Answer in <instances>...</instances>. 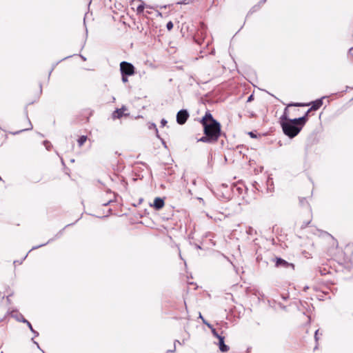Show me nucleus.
<instances>
[{"mask_svg":"<svg viewBox=\"0 0 353 353\" xmlns=\"http://www.w3.org/2000/svg\"><path fill=\"white\" fill-rule=\"evenodd\" d=\"M219 339V346L221 352H225L229 350V347L224 343V337L220 335H217Z\"/></svg>","mask_w":353,"mask_h":353,"instance_id":"nucleus-8","label":"nucleus"},{"mask_svg":"<svg viewBox=\"0 0 353 353\" xmlns=\"http://www.w3.org/2000/svg\"><path fill=\"white\" fill-rule=\"evenodd\" d=\"M312 106L310 108L311 110H317L319 109L323 105V99H317L311 103Z\"/></svg>","mask_w":353,"mask_h":353,"instance_id":"nucleus-9","label":"nucleus"},{"mask_svg":"<svg viewBox=\"0 0 353 353\" xmlns=\"http://www.w3.org/2000/svg\"><path fill=\"white\" fill-rule=\"evenodd\" d=\"M1 180H2V179H1V177L0 176V181H1Z\"/></svg>","mask_w":353,"mask_h":353,"instance_id":"nucleus-26","label":"nucleus"},{"mask_svg":"<svg viewBox=\"0 0 353 353\" xmlns=\"http://www.w3.org/2000/svg\"><path fill=\"white\" fill-rule=\"evenodd\" d=\"M201 123L203 127L205 136L201 137L198 141L208 143H216L221 135L220 123L212 117L209 111L205 112Z\"/></svg>","mask_w":353,"mask_h":353,"instance_id":"nucleus-1","label":"nucleus"},{"mask_svg":"<svg viewBox=\"0 0 353 353\" xmlns=\"http://www.w3.org/2000/svg\"><path fill=\"white\" fill-rule=\"evenodd\" d=\"M166 27H167L168 30H172V28H173V23H172L171 21H170V22H168V23H167Z\"/></svg>","mask_w":353,"mask_h":353,"instance_id":"nucleus-16","label":"nucleus"},{"mask_svg":"<svg viewBox=\"0 0 353 353\" xmlns=\"http://www.w3.org/2000/svg\"><path fill=\"white\" fill-rule=\"evenodd\" d=\"M161 123L163 126H164L167 123V121L165 119H162Z\"/></svg>","mask_w":353,"mask_h":353,"instance_id":"nucleus-20","label":"nucleus"},{"mask_svg":"<svg viewBox=\"0 0 353 353\" xmlns=\"http://www.w3.org/2000/svg\"><path fill=\"white\" fill-rule=\"evenodd\" d=\"M311 221H312V215L310 213H309L308 217L305 220L299 222V226L301 229H304L310 223Z\"/></svg>","mask_w":353,"mask_h":353,"instance_id":"nucleus-10","label":"nucleus"},{"mask_svg":"<svg viewBox=\"0 0 353 353\" xmlns=\"http://www.w3.org/2000/svg\"><path fill=\"white\" fill-rule=\"evenodd\" d=\"M308 119H307L305 117H301L300 118L294 119H292V121L296 122L299 127H301V129L307 122Z\"/></svg>","mask_w":353,"mask_h":353,"instance_id":"nucleus-11","label":"nucleus"},{"mask_svg":"<svg viewBox=\"0 0 353 353\" xmlns=\"http://www.w3.org/2000/svg\"><path fill=\"white\" fill-rule=\"evenodd\" d=\"M21 322H23V323H25L27 324V325L28 326V327L30 328V330L36 335V336H38V332H35L34 330V329L32 328V326L31 325V323L27 321L26 319H23V320H21Z\"/></svg>","mask_w":353,"mask_h":353,"instance_id":"nucleus-13","label":"nucleus"},{"mask_svg":"<svg viewBox=\"0 0 353 353\" xmlns=\"http://www.w3.org/2000/svg\"><path fill=\"white\" fill-rule=\"evenodd\" d=\"M249 134L252 137H255L256 136L253 134V132H250Z\"/></svg>","mask_w":353,"mask_h":353,"instance_id":"nucleus-24","label":"nucleus"},{"mask_svg":"<svg viewBox=\"0 0 353 353\" xmlns=\"http://www.w3.org/2000/svg\"><path fill=\"white\" fill-rule=\"evenodd\" d=\"M111 201H112L111 199H110L108 200H101V203L103 205H108L111 202Z\"/></svg>","mask_w":353,"mask_h":353,"instance_id":"nucleus-15","label":"nucleus"},{"mask_svg":"<svg viewBox=\"0 0 353 353\" xmlns=\"http://www.w3.org/2000/svg\"><path fill=\"white\" fill-rule=\"evenodd\" d=\"M127 76L128 75H122V81H123V82H124V83L128 82V79L127 78Z\"/></svg>","mask_w":353,"mask_h":353,"instance_id":"nucleus-17","label":"nucleus"},{"mask_svg":"<svg viewBox=\"0 0 353 353\" xmlns=\"http://www.w3.org/2000/svg\"><path fill=\"white\" fill-rule=\"evenodd\" d=\"M199 316H200L201 319H203L201 314H200ZM203 321H204V320H203ZM203 322L205 323V321H203Z\"/></svg>","mask_w":353,"mask_h":353,"instance_id":"nucleus-25","label":"nucleus"},{"mask_svg":"<svg viewBox=\"0 0 353 353\" xmlns=\"http://www.w3.org/2000/svg\"><path fill=\"white\" fill-rule=\"evenodd\" d=\"M312 110L310 109H309L306 112L305 114L303 115V117H305L307 119H308V115H309V113L311 112Z\"/></svg>","mask_w":353,"mask_h":353,"instance_id":"nucleus-19","label":"nucleus"},{"mask_svg":"<svg viewBox=\"0 0 353 353\" xmlns=\"http://www.w3.org/2000/svg\"><path fill=\"white\" fill-rule=\"evenodd\" d=\"M23 319H25L23 315L20 314L19 317H17V320L19 321H21V320H23Z\"/></svg>","mask_w":353,"mask_h":353,"instance_id":"nucleus-21","label":"nucleus"},{"mask_svg":"<svg viewBox=\"0 0 353 353\" xmlns=\"http://www.w3.org/2000/svg\"><path fill=\"white\" fill-rule=\"evenodd\" d=\"M275 261V266L276 268L283 267L284 268H292V270H294V265L293 263H289L286 261L285 260L276 257L274 260Z\"/></svg>","mask_w":353,"mask_h":353,"instance_id":"nucleus-5","label":"nucleus"},{"mask_svg":"<svg viewBox=\"0 0 353 353\" xmlns=\"http://www.w3.org/2000/svg\"><path fill=\"white\" fill-rule=\"evenodd\" d=\"M120 70L122 75L132 76L135 73L134 65L126 61H122L120 63Z\"/></svg>","mask_w":353,"mask_h":353,"instance_id":"nucleus-3","label":"nucleus"},{"mask_svg":"<svg viewBox=\"0 0 353 353\" xmlns=\"http://www.w3.org/2000/svg\"><path fill=\"white\" fill-rule=\"evenodd\" d=\"M319 330H317L316 332H315V334H314V338H315V340L317 341L319 340Z\"/></svg>","mask_w":353,"mask_h":353,"instance_id":"nucleus-18","label":"nucleus"},{"mask_svg":"<svg viewBox=\"0 0 353 353\" xmlns=\"http://www.w3.org/2000/svg\"><path fill=\"white\" fill-rule=\"evenodd\" d=\"M253 99V95H250L248 99V102L251 101Z\"/></svg>","mask_w":353,"mask_h":353,"instance_id":"nucleus-23","label":"nucleus"},{"mask_svg":"<svg viewBox=\"0 0 353 353\" xmlns=\"http://www.w3.org/2000/svg\"><path fill=\"white\" fill-rule=\"evenodd\" d=\"M212 333L214 334V336H216L217 338V335H219L216 331L215 330H212Z\"/></svg>","mask_w":353,"mask_h":353,"instance_id":"nucleus-22","label":"nucleus"},{"mask_svg":"<svg viewBox=\"0 0 353 353\" xmlns=\"http://www.w3.org/2000/svg\"><path fill=\"white\" fill-rule=\"evenodd\" d=\"M126 110H127L126 107L122 106L121 108L117 109L115 111H114V112L112 113V117L114 119H120L123 116L127 115L126 114L124 113L125 111H126Z\"/></svg>","mask_w":353,"mask_h":353,"instance_id":"nucleus-7","label":"nucleus"},{"mask_svg":"<svg viewBox=\"0 0 353 353\" xmlns=\"http://www.w3.org/2000/svg\"><path fill=\"white\" fill-rule=\"evenodd\" d=\"M86 140H87L86 136H84V135L81 136L77 141L79 146L81 147L84 144V143L86 141Z\"/></svg>","mask_w":353,"mask_h":353,"instance_id":"nucleus-14","label":"nucleus"},{"mask_svg":"<svg viewBox=\"0 0 353 353\" xmlns=\"http://www.w3.org/2000/svg\"><path fill=\"white\" fill-rule=\"evenodd\" d=\"M165 205L164 200L160 197H157L154 200V203L151 205L155 210H159L163 208Z\"/></svg>","mask_w":353,"mask_h":353,"instance_id":"nucleus-6","label":"nucleus"},{"mask_svg":"<svg viewBox=\"0 0 353 353\" xmlns=\"http://www.w3.org/2000/svg\"><path fill=\"white\" fill-rule=\"evenodd\" d=\"M309 105V104L302 103H289L285 108L283 115L280 118V123L282 127L283 133L290 138L296 137L301 130V127L292 121V119H289L288 108L291 106L302 107Z\"/></svg>","mask_w":353,"mask_h":353,"instance_id":"nucleus-2","label":"nucleus"},{"mask_svg":"<svg viewBox=\"0 0 353 353\" xmlns=\"http://www.w3.org/2000/svg\"><path fill=\"white\" fill-rule=\"evenodd\" d=\"M141 3L137 7V14H141L143 12L144 9L146 8H150L151 7L150 6L145 5L142 1L137 0Z\"/></svg>","mask_w":353,"mask_h":353,"instance_id":"nucleus-12","label":"nucleus"},{"mask_svg":"<svg viewBox=\"0 0 353 353\" xmlns=\"http://www.w3.org/2000/svg\"><path fill=\"white\" fill-rule=\"evenodd\" d=\"M189 117V114L186 110H181L176 114V121L179 124H184Z\"/></svg>","mask_w":353,"mask_h":353,"instance_id":"nucleus-4","label":"nucleus"}]
</instances>
